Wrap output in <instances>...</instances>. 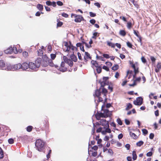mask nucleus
<instances>
[{
	"label": "nucleus",
	"mask_w": 161,
	"mask_h": 161,
	"mask_svg": "<svg viewBox=\"0 0 161 161\" xmlns=\"http://www.w3.org/2000/svg\"><path fill=\"white\" fill-rule=\"evenodd\" d=\"M67 70V66L65 65V62H62L60 66L59 70L62 72L66 71Z\"/></svg>",
	"instance_id": "nucleus-6"
},
{
	"label": "nucleus",
	"mask_w": 161,
	"mask_h": 161,
	"mask_svg": "<svg viewBox=\"0 0 161 161\" xmlns=\"http://www.w3.org/2000/svg\"><path fill=\"white\" fill-rule=\"evenodd\" d=\"M52 60L50 59L46 55H44L42 57V60L41 62L42 66L46 67L49 64L50 66H53Z\"/></svg>",
	"instance_id": "nucleus-2"
},
{
	"label": "nucleus",
	"mask_w": 161,
	"mask_h": 161,
	"mask_svg": "<svg viewBox=\"0 0 161 161\" xmlns=\"http://www.w3.org/2000/svg\"><path fill=\"white\" fill-rule=\"evenodd\" d=\"M104 116H107V117H108L109 115V111L108 109H105L104 111V113H103Z\"/></svg>",
	"instance_id": "nucleus-26"
},
{
	"label": "nucleus",
	"mask_w": 161,
	"mask_h": 161,
	"mask_svg": "<svg viewBox=\"0 0 161 161\" xmlns=\"http://www.w3.org/2000/svg\"><path fill=\"white\" fill-rule=\"evenodd\" d=\"M56 54L53 53H51L50 54L51 58V60H54L55 59V58L56 57Z\"/></svg>",
	"instance_id": "nucleus-46"
},
{
	"label": "nucleus",
	"mask_w": 161,
	"mask_h": 161,
	"mask_svg": "<svg viewBox=\"0 0 161 161\" xmlns=\"http://www.w3.org/2000/svg\"><path fill=\"white\" fill-rule=\"evenodd\" d=\"M35 145L38 150L41 152L44 148V142L41 139H38L36 142Z\"/></svg>",
	"instance_id": "nucleus-3"
},
{
	"label": "nucleus",
	"mask_w": 161,
	"mask_h": 161,
	"mask_svg": "<svg viewBox=\"0 0 161 161\" xmlns=\"http://www.w3.org/2000/svg\"><path fill=\"white\" fill-rule=\"evenodd\" d=\"M144 144V142L142 141H140L136 143V145L138 147H141Z\"/></svg>",
	"instance_id": "nucleus-38"
},
{
	"label": "nucleus",
	"mask_w": 161,
	"mask_h": 161,
	"mask_svg": "<svg viewBox=\"0 0 161 161\" xmlns=\"http://www.w3.org/2000/svg\"><path fill=\"white\" fill-rule=\"evenodd\" d=\"M71 49L70 45H69L68 47H66L64 49V50L65 52H69Z\"/></svg>",
	"instance_id": "nucleus-47"
},
{
	"label": "nucleus",
	"mask_w": 161,
	"mask_h": 161,
	"mask_svg": "<svg viewBox=\"0 0 161 161\" xmlns=\"http://www.w3.org/2000/svg\"><path fill=\"white\" fill-rule=\"evenodd\" d=\"M142 131L143 134L144 135H147L148 133V131L146 129H143L142 130Z\"/></svg>",
	"instance_id": "nucleus-49"
},
{
	"label": "nucleus",
	"mask_w": 161,
	"mask_h": 161,
	"mask_svg": "<svg viewBox=\"0 0 161 161\" xmlns=\"http://www.w3.org/2000/svg\"><path fill=\"white\" fill-rule=\"evenodd\" d=\"M96 70L97 73H100L102 72V66L101 65H100L99 66L96 68Z\"/></svg>",
	"instance_id": "nucleus-29"
},
{
	"label": "nucleus",
	"mask_w": 161,
	"mask_h": 161,
	"mask_svg": "<svg viewBox=\"0 0 161 161\" xmlns=\"http://www.w3.org/2000/svg\"><path fill=\"white\" fill-rule=\"evenodd\" d=\"M7 69H8L12 70L14 71L13 65H10L7 67Z\"/></svg>",
	"instance_id": "nucleus-51"
},
{
	"label": "nucleus",
	"mask_w": 161,
	"mask_h": 161,
	"mask_svg": "<svg viewBox=\"0 0 161 161\" xmlns=\"http://www.w3.org/2000/svg\"><path fill=\"white\" fill-rule=\"evenodd\" d=\"M3 152L1 147H0V158H2L3 157Z\"/></svg>",
	"instance_id": "nucleus-41"
},
{
	"label": "nucleus",
	"mask_w": 161,
	"mask_h": 161,
	"mask_svg": "<svg viewBox=\"0 0 161 161\" xmlns=\"http://www.w3.org/2000/svg\"><path fill=\"white\" fill-rule=\"evenodd\" d=\"M127 27L128 29H130L132 26V24L131 22L129 21L127 23Z\"/></svg>",
	"instance_id": "nucleus-36"
},
{
	"label": "nucleus",
	"mask_w": 161,
	"mask_h": 161,
	"mask_svg": "<svg viewBox=\"0 0 161 161\" xmlns=\"http://www.w3.org/2000/svg\"><path fill=\"white\" fill-rule=\"evenodd\" d=\"M90 15L91 17H94L96 16V14L94 13H93L92 12H89Z\"/></svg>",
	"instance_id": "nucleus-57"
},
{
	"label": "nucleus",
	"mask_w": 161,
	"mask_h": 161,
	"mask_svg": "<svg viewBox=\"0 0 161 161\" xmlns=\"http://www.w3.org/2000/svg\"><path fill=\"white\" fill-rule=\"evenodd\" d=\"M47 48L48 52H51L52 51V48L51 45H48L47 46Z\"/></svg>",
	"instance_id": "nucleus-53"
},
{
	"label": "nucleus",
	"mask_w": 161,
	"mask_h": 161,
	"mask_svg": "<svg viewBox=\"0 0 161 161\" xmlns=\"http://www.w3.org/2000/svg\"><path fill=\"white\" fill-rule=\"evenodd\" d=\"M98 35L97 32H95L93 34V36L92 37V38L94 39H96L97 36H99V35Z\"/></svg>",
	"instance_id": "nucleus-39"
},
{
	"label": "nucleus",
	"mask_w": 161,
	"mask_h": 161,
	"mask_svg": "<svg viewBox=\"0 0 161 161\" xmlns=\"http://www.w3.org/2000/svg\"><path fill=\"white\" fill-rule=\"evenodd\" d=\"M96 140H97V143L99 144H100V146L102 147V145L101 144L102 142V140L101 139H99V136H97L96 138Z\"/></svg>",
	"instance_id": "nucleus-24"
},
{
	"label": "nucleus",
	"mask_w": 161,
	"mask_h": 161,
	"mask_svg": "<svg viewBox=\"0 0 161 161\" xmlns=\"http://www.w3.org/2000/svg\"><path fill=\"white\" fill-rule=\"evenodd\" d=\"M134 5L136 7L138 8L139 7V5L137 3V2L135 1V0L132 2Z\"/></svg>",
	"instance_id": "nucleus-44"
},
{
	"label": "nucleus",
	"mask_w": 161,
	"mask_h": 161,
	"mask_svg": "<svg viewBox=\"0 0 161 161\" xmlns=\"http://www.w3.org/2000/svg\"><path fill=\"white\" fill-rule=\"evenodd\" d=\"M107 45L108 46L111 47L112 48H114L115 47V45L114 44L109 42V41H107Z\"/></svg>",
	"instance_id": "nucleus-23"
},
{
	"label": "nucleus",
	"mask_w": 161,
	"mask_h": 161,
	"mask_svg": "<svg viewBox=\"0 0 161 161\" xmlns=\"http://www.w3.org/2000/svg\"><path fill=\"white\" fill-rule=\"evenodd\" d=\"M108 92V91L107 90L103 87L102 88V92H101V94L102 95H103V97L104 99V104L102 105V109H103V108L105 106V103L107 102V98H106L107 97V93Z\"/></svg>",
	"instance_id": "nucleus-4"
},
{
	"label": "nucleus",
	"mask_w": 161,
	"mask_h": 161,
	"mask_svg": "<svg viewBox=\"0 0 161 161\" xmlns=\"http://www.w3.org/2000/svg\"><path fill=\"white\" fill-rule=\"evenodd\" d=\"M14 70L21 69V65L20 63L13 65Z\"/></svg>",
	"instance_id": "nucleus-18"
},
{
	"label": "nucleus",
	"mask_w": 161,
	"mask_h": 161,
	"mask_svg": "<svg viewBox=\"0 0 161 161\" xmlns=\"http://www.w3.org/2000/svg\"><path fill=\"white\" fill-rule=\"evenodd\" d=\"M119 66L117 64H115L112 68V69L114 71H116L118 69Z\"/></svg>",
	"instance_id": "nucleus-30"
},
{
	"label": "nucleus",
	"mask_w": 161,
	"mask_h": 161,
	"mask_svg": "<svg viewBox=\"0 0 161 161\" xmlns=\"http://www.w3.org/2000/svg\"><path fill=\"white\" fill-rule=\"evenodd\" d=\"M134 33V34L137 37H139L140 36L139 35V32L138 31H136L135 30H133Z\"/></svg>",
	"instance_id": "nucleus-50"
},
{
	"label": "nucleus",
	"mask_w": 161,
	"mask_h": 161,
	"mask_svg": "<svg viewBox=\"0 0 161 161\" xmlns=\"http://www.w3.org/2000/svg\"><path fill=\"white\" fill-rule=\"evenodd\" d=\"M116 121L119 125H122L123 124L122 122V121L121 120L120 118H117L116 120Z\"/></svg>",
	"instance_id": "nucleus-42"
},
{
	"label": "nucleus",
	"mask_w": 161,
	"mask_h": 161,
	"mask_svg": "<svg viewBox=\"0 0 161 161\" xmlns=\"http://www.w3.org/2000/svg\"><path fill=\"white\" fill-rule=\"evenodd\" d=\"M105 131H102V134H105L106 132L108 133H110L111 132V130L109 128V127H106Z\"/></svg>",
	"instance_id": "nucleus-22"
},
{
	"label": "nucleus",
	"mask_w": 161,
	"mask_h": 161,
	"mask_svg": "<svg viewBox=\"0 0 161 161\" xmlns=\"http://www.w3.org/2000/svg\"><path fill=\"white\" fill-rule=\"evenodd\" d=\"M150 59L153 63H154L156 61V59L153 56L150 57Z\"/></svg>",
	"instance_id": "nucleus-63"
},
{
	"label": "nucleus",
	"mask_w": 161,
	"mask_h": 161,
	"mask_svg": "<svg viewBox=\"0 0 161 161\" xmlns=\"http://www.w3.org/2000/svg\"><path fill=\"white\" fill-rule=\"evenodd\" d=\"M120 19H122L124 22H127V20L125 17L124 16H120L119 17Z\"/></svg>",
	"instance_id": "nucleus-59"
},
{
	"label": "nucleus",
	"mask_w": 161,
	"mask_h": 161,
	"mask_svg": "<svg viewBox=\"0 0 161 161\" xmlns=\"http://www.w3.org/2000/svg\"><path fill=\"white\" fill-rule=\"evenodd\" d=\"M12 47H10L4 51L5 53L6 54H11L13 52Z\"/></svg>",
	"instance_id": "nucleus-17"
},
{
	"label": "nucleus",
	"mask_w": 161,
	"mask_h": 161,
	"mask_svg": "<svg viewBox=\"0 0 161 161\" xmlns=\"http://www.w3.org/2000/svg\"><path fill=\"white\" fill-rule=\"evenodd\" d=\"M8 142L10 144H12L14 142V140L13 138H9L8 140Z\"/></svg>",
	"instance_id": "nucleus-45"
},
{
	"label": "nucleus",
	"mask_w": 161,
	"mask_h": 161,
	"mask_svg": "<svg viewBox=\"0 0 161 161\" xmlns=\"http://www.w3.org/2000/svg\"><path fill=\"white\" fill-rule=\"evenodd\" d=\"M23 55L25 58L27 57L28 56V53L27 52L24 51L22 53Z\"/></svg>",
	"instance_id": "nucleus-48"
},
{
	"label": "nucleus",
	"mask_w": 161,
	"mask_h": 161,
	"mask_svg": "<svg viewBox=\"0 0 161 161\" xmlns=\"http://www.w3.org/2000/svg\"><path fill=\"white\" fill-rule=\"evenodd\" d=\"M76 46L78 47H80L81 50L83 52H85L84 46L82 43H77L76 44Z\"/></svg>",
	"instance_id": "nucleus-21"
},
{
	"label": "nucleus",
	"mask_w": 161,
	"mask_h": 161,
	"mask_svg": "<svg viewBox=\"0 0 161 161\" xmlns=\"http://www.w3.org/2000/svg\"><path fill=\"white\" fill-rule=\"evenodd\" d=\"M49 123L48 119L47 117L43 118L40 122L39 126L42 130H46L49 128Z\"/></svg>",
	"instance_id": "nucleus-1"
},
{
	"label": "nucleus",
	"mask_w": 161,
	"mask_h": 161,
	"mask_svg": "<svg viewBox=\"0 0 161 161\" xmlns=\"http://www.w3.org/2000/svg\"><path fill=\"white\" fill-rule=\"evenodd\" d=\"M127 46L130 48H132V45L129 42H126Z\"/></svg>",
	"instance_id": "nucleus-52"
},
{
	"label": "nucleus",
	"mask_w": 161,
	"mask_h": 161,
	"mask_svg": "<svg viewBox=\"0 0 161 161\" xmlns=\"http://www.w3.org/2000/svg\"><path fill=\"white\" fill-rule=\"evenodd\" d=\"M91 63L92 65V67L93 68H94V66L96 68L99 66V65L97 62L96 61L92 60L91 61Z\"/></svg>",
	"instance_id": "nucleus-19"
},
{
	"label": "nucleus",
	"mask_w": 161,
	"mask_h": 161,
	"mask_svg": "<svg viewBox=\"0 0 161 161\" xmlns=\"http://www.w3.org/2000/svg\"><path fill=\"white\" fill-rule=\"evenodd\" d=\"M57 21L58 22V23H57V27H61L63 25V22H62L60 21L59 19H57Z\"/></svg>",
	"instance_id": "nucleus-32"
},
{
	"label": "nucleus",
	"mask_w": 161,
	"mask_h": 161,
	"mask_svg": "<svg viewBox=\"0 0 161 161\" xmlns=\"http://www.w3.org/2000/svg\"><path fill=\"white\" fill-rule=\"evenodd\" d=\"M5 66V64L2 60L0 61V67L3 68Z\"/></svg>",
	"instance_id": "nucleus-40"
},
{
	"label": "nucleus",
	"mask_w": 161,
	"mask_h": 161,
	"mask_svg": "<svg viewBox=\"0 0 161 161\" xmlns=\"http://www.w3.org/2000/svg\"><path fill=\"white\" fill-rule=\"evenodd\" d=\"M157 68L159 69H161V63L158 62L157 65Z\"/></svg>",
	"instance_id": "nucleus-60"
},
{
	"label": "nucleus",
	"mask_w": 161,
	"mask_h": 161,
	"mask_svg": "<svg viewBox=\"0 0 161 161\" xmlns=\"http://www.w3.org/2000/svg\"><path fill=\"white\" fill-rule=\"evenodd\" d=\"M21 69L23 70L29 68V63L28 64L26 62L23 63L22 64H21Z\"/></svg>",
	"instance_id": "nucleus-13"
},
{
	"label": "nucleus",
	"mask_w": 161,
	"mask_h": 161,
	"mask_svg": "<svg viewBox=\"0 0 161 161\" xmlns=\"http://www.w3.org/2000/svg\"><path fill=\"white\" fill-rule=\"evenodd\" d=\"M130 64L131 65V67L134 69V72H135V73H138L139 71L137 63H136L134 64L133 62H130Z\"/></svg>",
	"instance_id": "nucleus-9"
},
{
	"label": "nucleus",
	"mask_w": 161,
	"mask_h": 161,
	"mask_svg": "<svg viewBox=\"0 0 161 161\" xmlns=\"http://www.w3.org/2000/svg\"><path fill=\"white\" fill-rule=\"evenodd\" d=\"M98 102H103V99H104L101 96H100L99 97H98Z\"/></svg>",
	"instance_id": "nucleus-54"
},
{
	"label": "nucleus",
	"mask_w": 161,
	"mask_h": 161,
	"mask_svg": "<svg viewBox=\"0 0 161 161\" xmlns=\"http://www.w3.org/2000/svg\"><path fill=\"white\" fill-rule=\"evenodd\" d=\"M64 60V62L68 64L70 67H72L73 65V63L72 60L70 59H68V58L66 57L65 56H64L63 57Z\"/></svg>",
	"instance_id": "nucleus-10"
},
{
	"label": "nucleus",
	"mask_w": 161,
	"mask_h": 161,
	"mask_svg": "<svg viewBox=\"0 0 161 161\" xmlns=\"http://www.w3.org/2000/svg\"><path fill=\"white\" fill-rule=\"evenodd\" d=\"M41 58H38L35 61V64H36V66L38 68L41 64Z\"/></svg>",
	"instance_id": "nucleus-20"
},
{
	"label": "nucleus",
	"mask_w": 161,
	"mask_h": 161,
	"mask_svg": "<svg viewBox=\"0 0 161 161\" xmlns=\"http://www.w3.org/2000/svg\"><path fill=\"white\" fill-rule=\"evenodd\" d=\"M36 7L39 10L41 11H42L43 9V5L40 4H38L37 5Z\"/></svg>",
	"instance_id": "nucleus-28"
},
{
	"label": "nucleus",
	"mask_w": 161,
	"mask_h": 161,
	"mask_svg": "<svg viewBox=\"0 0 161 161\" xmlns=\"http://www.w3.org/2000/svg\"><path fill=\"white\" fill-rule=\"evenodd\" d=\"M130 135L133 138L136 139L137 138V136L134 133L130 132Z\"/></svg>",
	"instance_id": "nucleus-25"
},
{
	"label": "nucleus",
	"mask_w": 161,
	"mask_h": 161,
	"mask_svg": "<svg viewBox=\"0 0 161 161\" xmlns=\"http://www.w3.org/2000/svg\"><path fill=\"white\" fill-rule=\"evenodd\" d=\"M100 125L104 126V128L106 127H109V124L108 121H107L105 119H103L100 120Z\"/></svg>",
	"instance_id": "nucleus-11"
},
{
	"label": "nucleus",
	"mask_w": 161,
	"mask_h": 161,
	"mask_svg": "<svg viewBox=\"0 0 161 161\" xmlns=\"http://www.w3.org/2000/svg\"><path fill=\"white\" fill-rule=\"evenodd\" d=\"M103 56L107 59L109 58H110L109 55L107 54H103Z\"/></svg>",
	"instance_id": "nucleus-56"
},
{
	"label": "nucleus",
	"mask_w": 161,
	"mask_h": 161,
	"mask_svg": "<svg viewBox=\"0 0 161 161\" xmlns=\"http://www.w3.org/2000/svg\"><path fill=\"white\" fill-rule=\"evenodd\" d=\"M90 22L92 24L94 25L95 24V23L96 22V20L94 19H91L90 20Z\"/></svg>",
	"instance_id": "nucleus-64"
},
{
	"label": "nucleus",
	"mask_w": 161,
	"mask_h": 161,
	"mask_svg": "<svg viewBox=\"0 0 161 161\" xmlns=\"http://www.w3.org/2000/svg\"><path fill=\"white\" fill-rule=\"evenodd\" d=\"M33 129V127L31 126H29L27 127V131L29 132L31 131Z\"/></svg>",
	"instance_id": "nucleus-43"
},
{
	"label": "nucleus",
	"mask_w": 161,
	"mask_h": 161,
	"mask_svg": "<svg viewBox=\"0 0 161 161\" xmlns=\"http://www.w3.org/2000/svg\"><path fill=\"white\" fill-rule=\"evenodd\" d=\"M71 59L74 62H76L77 61V59L76 56L75 55H72L71 57Z\"/></svg>",
	"instance_id": "nucleus-35"
},
{
	"label": "nucleus",
	"mask_w": 161,
	"mask_h": 161,
	"mask_svg": "<svg viewBox=\"0 0 161 161\" xmlns=\"http://www.w3.org/2000/svg\"><path fill=\"white\" fill-rule=\"evenodd\" d=\"M56 3L59 6H62L63 4V3L60 1H58Z\"/></svg>",
	"instance_id": "nucleus-62"
},
{
	"label": "nucleus",
	"mask_w": 161,
	"mask_h": 161,
	"mask_svg": "<svg viewBox=\"0 0 161 161\" xmlns=\"http://www.w3.org/2000/svg\"><path fill=\"white\" fill-rule=\"evenodd\" d=\"M108 79L109 78L108 77H103V81H100L101 87H103L106 85H107L108 84Z\"/></svg>",
	"instance_id": "nucleus-5"
},
{
	"label": "nucleus",
	"mask_w": 161,
	"mask_h": 161,
	"mask_svg": "<svg viewBox=\"0 0 161 161\" xmlns=\"http://www.w3.org/2000/svg\"><path fill=\"white\" fill-rule=\"evenodd\" d=\"M132 107V105L130 103H129L127 104V107H126L125 109L126 110H127L129 109H130Z\"/></svg>",
	"instance_id": "nucleus-37"
},
{
	"label": "nucleus",
	"mask_w": 161,
	"mask_h": 161,
	"mask_svg": "<svg viewBox=\"0 0 161 161\" xmlns=\"http://www.w3.org/2000/svg\"><path fill=\"white\" fill-rule=\"evenodd\" d=\"M105 64L110 67H111L112 65V64L109 62H106Z\"/></svg>",
	"instance_id": "nucleus-61"
},
{
	"label": "nucleus",
	"mask_w": 161,
	"mask_h": 161,
	"mask_svg": "<svg viewBox=\"0 0 161 161\" xmlns=\"http://www.w3.org/2000/svg\"><path fill=\"white\" fill-rule=\"evenodd\" d=\"M143 99L141 97H138L136 100L133 102L134 104L136 105H141L143 103Z\"/></svg>",
	"instance_id": "nucleus-7"
},
{
	"label": "nucleus",
	"mask_w": 161,
	"mask_h": 161,
	"mask_svg": "<svg viewBox=\"0 0 161 161\" xmlns=\"http://www.w3.org/2000/svg\"><path fill=\"white\" fill-rule=\"evenodd\" d=\"M102 68L103 69L107 71H108L109 70V68L105 65L103 66Z\"/></svg>",
	"instance_id": "nucleus-55"
},
{
	"label": "nucleus",
	"mask_w": 161,
	"mask_h": 161,
	"mask_svg": "<svg viewBox=\"0 0 161 161\" xmlns=\"http://www.w3.org/2000/svg\"><path fill=\"white\" fill-rule=\"evenodd\" d=\"M95 116L96 119L97 120L100 119V118H107V116H104V115L103 113L98 112H97V113L95 114Z\"/></svg>",
	"instance_id": "nucleus-8"
},
{
	"label": "nucleus",
	"mask_w": 161,
	"mask_h": 161,
	"mask_svg": "<svg viewBox=\"0 0 161 161\" xmlns=\"http://www.w3.org/2000/svg\"><path fill=\"white\" fill-rule=\"evenodd\" d=\"M13 48V52L15 54H17L18 53V52L17 47L15 46L12 47Z\"/></svg>",
	"instance_id": "nucleus-34"
},
{
	"label": "nucleus",
	"mask_w": 161,
	"mask_h": 161,
	"mask_svg": "<svg viewBox=\"0 0 161 161\" xmlns=\"http://www.w3.org/2000/svg\"><path fill=\"white\" fill-rule=\"evenodd\" d=\"M43 52L41 49H39L38 51V55L40 56H42L43 55Z\"/></svg>",
	"instance_id": "nucleus-33"
},
{
	"label": "nucleus",
	"mask_w": 161,
	"mask_h": 161,
	"mask_svg": "<svg viewBox=\"0 0 161 161\" xmlns=\"http://www.w3.org/2000/svg\"><path fill=\"white\" fill-rule=\"evenodd\" d=\"M101 92H100V89H97L95 90V94H94V96L98 97L100 96H101Z\"/></svg>",
	"instance_id": "nucleus-16"
},
{
	"label": "nucleus",
	"mask_w": 161,
	"mask_h": 161,
	"mask_svg": "<svg viewBox=\"0 0 161 161\" xmlns=\"http://www.w3.org/2000/svg\"><path fill=\"white\" fill-rule=\"evenodd\" d=\"M119 34L123 36H125L126 34V33L125 30H121L120 31Z\"/></svg>",
	"instance_id": "nucleus-31"
},
{
	"label": "nucleus",
	"mask_w": 161,
	"mask_h": 161,
	"mask_svg": "<svg viewBox=\"0 0 161 161\" xmlns=\"http://www.w3.org/2000/svg\"><path fill=\"white\" fill-rule=\"evenodd\" d=\"M85 55L84 56V58L85 62H86L88 59H91L90 54L87 52H85Z\"/></svg>",
	"instance_id": "nucleus-14"
},
{
	"label": "nucleus",
	"mask_w": 161,
	"mask_h": 161,
	"mask_svg": "<svg viewBox=\"0 0 161 161\" xmlns=\"http://www.w3.org/2000/svg\"><path fill=\"white\" fill-rule=\"evenodd\" d=\"M83 19V17L80 15H78L75 19V21L76 22H80Z\"/></svg>",
	"instance_id": "nucleus-15"
},
{
	"label": "nucleus",
	"mask_w": 161,
	"mask_h": 161,
	"mask_svg": "<svg viewBox=\"0 0 161 161\" xmlns=\"http://www.w3.org/2000/svg\"><path fill=\"white\" fill-rule=\"evenodd\" d=\"M97 151L93 152L92 153V156L95 157L97 156Z\"/></svg>",
	"instance_id": "nucleus-58"
},
{
	"label": "nucleus",
	"mask_w": 161,
	"mask_h": 161,
	"mask_svg": "<svg viewBox=\"0 0 161 161\" xmlns=\"http://www.w3.org/2000/svg\"><path fill=\"white\" fill-rule=\"evenodd\" d=\"M29 68L34 71H36V69L38 68L35 63L30 62L29 63Z\"/></svg>",
	"instance_id": "nucleus-12"
},
{
	"label": "nucleus",
	"mask_w": 161,
	"mask_h": 161,
	"mask_svg": "<svg viewBox=\"0 0 161 161\" xmlns=\"http://www.w3.org/2000/svg\"><path fill=\"white\" fill-rule=\"evenodd\" d=\"M132 158L133 160H136L137 158V156L136 155V152L135 151H133L132 152Z\"/></svg>",
	"instance_id": "nucleus-27"
}]
</instances>
